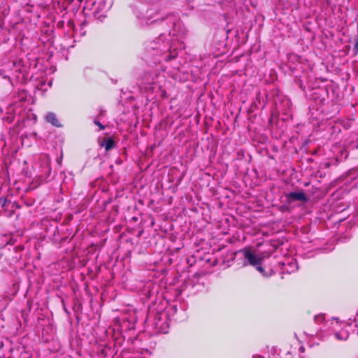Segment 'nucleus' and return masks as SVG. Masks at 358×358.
<instances>
[{"mask_svg": "<svg viewBox=\"0 0 358 358\" xmlns=\"http://www.w3.org/2000/svg\"><path fill=\"white\" fill-rule=\"evenodd\" d=\"M24 247L21 245L14 246L6 245L0 248V264L3 265H13L22 258V252Z\"/></svg>", "mask_w": 358, "mask_h": 358, "instance_id": "obj_1", "label": "nucleus"}, {"mask_svg": "<svg viewBox=\"0 0 358 358\" xmlns=\"http://www.w3.org/2000/svg\"><path fill=\"white\" fill-rule=\"evenodd\" d=\"M243 253L245 259L248 261V263L250 265H252L253 266H256L261 264L262 262L263 261L262 257L256 255L254 252L251 251L250 250L245 249L243 250Z\"/></svg>", "mask_w": 358, "mask_h": 358, "instance_id": "obj_2", "label": "nucleus"}, {"mask_svg": "<svg viewBox=\"0 0 358 358\" xmlns=\"http://www.w3.org/2000/svg\"><path fill=\"white\" fill-rule=\"evenodd\" d=\"M351 325L348 324H343V328L341 331H336L335 336L338 341H346L349 337V329Z\"/></svg>", "mask_w": 358, "mask_h": 358, "instance_id": "obj_3", "label": "nucleus"}, {"mask_svg": "<svg viewBox=\"0 0 358 358\" xmlns=\"http://www.w3.org/2000/svg\"><path fill=\"white\" fill-rule=\"evenodd\" d=\"M287 198L290 201H307L308 198L303 192H292L287 195Z\"/></svg>", "mask_w": 358, "mask_h": 358, "instance_id": "obj_4", "label": "nucleus"}, {"mask_svg": "<svg viewBox=\"0 0 358 358\" xmlns=\"http://www.w3.org/2000/svg\"><path fill=\"white\" fill-rule=\"evenodd\" d=\"M45 120L56 127H62V124L59 123L56 114L52 112H49L46 114Z\"/></svg>", "mask_w": 358, "mask_h": 358, "instance_id": "obj_5", "label": "nucleus"}, {"mask_svg": "<svg viewBox=\"0 0 358 358\" xmlns=\"http://www.w3.org/2000/svg\"><path fill=\"white\" fill-rule=\"evenodd\" d=\"M100 147H103L106 151L112 150L115 146V142L112 138H104L103 141H99Z\"/></svg>", "mask_w": 358, "mask_h": 358, "instance_id": "obj_6", "label": "nucleus"}, {"mask_svg": "<svg viewBox=\"0 0 358 358\" xmlns=\"http://www.w3.org/2000/svg\"><path fill=\"white\" fill-rule=\"evenodd\" d=\"M105 116V111L101 110L100 112L99 116L94 117L93 122L94 124L99 127L98 131L103 130L106 127V124H104L101 122V117Z\"/></svg>", "mask_w": 358, "mask_h": 358, "instance_id": "obj_7", "label": "nucleus"}, {"mask_svg": "<svg viewBox=\"0 0 358 358\" xmlns=\"http://www.w3.org/2000/svg\"><path fill=\"white\" fill-rule=\"evenodd\" d=\"M96 4H97V1L96 0L92 3L93 7H95V6ZM105 7H106V3H105L104 0H100V1L98 3V6L96 8L101 10L104 9Z\"/></svg>", "mask_w": 358, "mask_h": 358, "instance_id": "obj_8", "label": "nucleus"}, {"mask_svg": "<svg viewBox=\"0 0 358 358\" xmlns=\"http://www.w3.org/2000/svg\"><path fill=\"white\" fill-rule=\"evenodd\" d=\"M324 320V315L319 314L315 316V321L317 323L322 322Z\"/></svg>", "mask_w": 358, "mask_h": 358, "instance_id": "obj_9", "label": "nucleus"}, {"mask_svg": "<svg viewBox=\"0 0 358 358\" xmlns=\"http://www.w3.org/2000/svg\"><path fill=\"white\" fill-rule=\"evenodd\" d=\"M7 202V199L6 197H0V208H3Z\"/></svg>", "mask_w": 358, "mask_h": 358, "instance_id": "obj_10", "label": "nucleus"}, {"mask_svg": "<svg viewBox=\"0 0 358 358\" xmlns=\"http://www.w3.org/2000/svg\"><path fill=\"white\" fill-rule=\"evenodd\" d=\"M256 268H257V270L259 273H261L263 275H266L264 273V269L263 268V267H262V266H260V264H259V265H258V266H256Z\"/></svg>", "mask_w": 358, "mask_h": 358, "instance_id": "obj_11", "label": "nucleus"}, {"mask_svg": "<svg viewBox=\"0 0 358 358\" xmlns=\"http://www.w3.org/2000/svg\"><path fill=\"white\" fill-rule=\"evenodd\" d=\"M174 57H176V54H174V55L170 54V55H167L166 57L165 60L166 61H170V60H171Z\"/></svg>", "mask_w": 358, "mask_h": 358, "instance_id": "obj_12", "label": "nucleus"}, {"mask_svg": "<svg viewBox=\"0 0 358 358\" xmlns=\"http://www.w3.org/2000/svg\"><path fill=\"white\" fill-rule=\"evenodd\" d=\"M6 145V142L3 139V138H1L0 139V146L1 148V149H3Z\"/></svg>", "mask_w": 358, "mask_h": 358, "instance_id": "obj_13", "label": "nucleus"}, {"mask_svg": "<svg viewBox=\"0 0 358 358\" xmlns=\"http://www.w3.org/2000/svg\"><path fill=\"white\" fill-rule=\"evenodd\" d=\"M47 164H48V175H49L50 171H51V168L50 167V162H49V160L47 161Z\"/></svg>", "mask_w": 358, "mask_h": 358, "instance_id": "obj_14", "label": "nucleus"}, {"mask_svg": "<svg viewBox=\"0 0 358 358\" xmlns=\"http://www.w3.org/2000/svg\"><path fill=\"white\" fill-rule=\"evenodd\" d=\"M62 159V155H61V157L59 158H57V162L59 164H61Z\"/></svg>", "mask_w": 358, "mask_h": 358, "instance_id": "obj_15", "label": "nucleus"}, {"mask_svg": "<svg viewBox=\"0 0 358 358\" xmlns=\"http://www.w3.org/2000/svg\"><path fill=\"white\" fill-rule=\"evenodd\" d=\"M94 17H96L97 12L94 11Z\"/></svg>", "mask_w": 358, "mask_h": 358, "instance_id": "obj_16", "label": "nucleus"}, {"mask_svg": "<svg viewBox=\"0 0 358 358\" xmlns=\"http://www.w3.org/2000/svg\"><path fill=\"white\" fill-rule=\"evenodd\" d=\"M105 17H106L105 15H99V18H101V17H103V18H104Z\"/></svg>", "mask_w": 358, "mask_h": 358, "instance_id": "obj_17", "label": "nucleus"}, {"mask_svg": "<svg viewBox=\"0 0 358 358\" xmlns=\"http://www.w3.org/2000/svg\"><path fill=\"white\" fill-rule=\"evenodd\" d=\"M78 1H80V2H82L83 0H78Z\"/></svg>", "mask_w": 358, "mask_h": 358, "instance_id": "obj_18", "label": "nucleus"}, {"mask_svg": "<svg viewBox=\"0 0 358 358\" xmlns=\"http://www.w3.org/2000/svg\"><path fill=\"white\" fill-rule=\"evenodd\" d=\"M259 358H262V357H259Z\"/></svg>", "mask_w": 358, "mask_h": 358, "instance_id": "obj_19", "label": "nucleus"}]
</instances>
